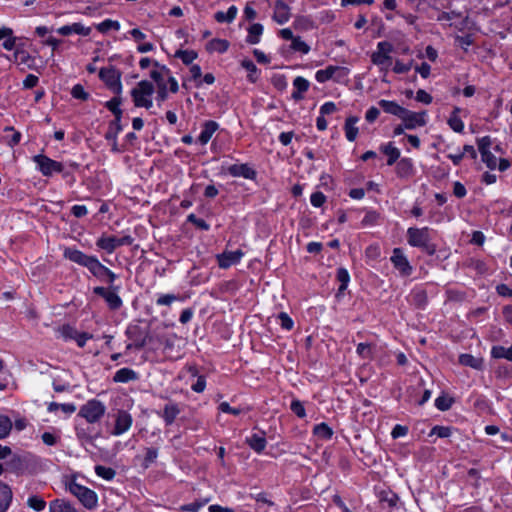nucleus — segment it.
<instances>
[{"instance_id":"nucleus-1","label":"nucleus","mask_w":512,"mask_h":512,"mask_svg":"<svg viewBox=\"0 0 512 512\" xmlns=\"http://www.w3.org/2000/svg\"><path fill=\"white\" fill-rule=\"evenodd\" d=\"M407 243L428 254L435 252V246L432 244L431 229L428 227H409L406 232Z\"/></svg>"},{"instance_id":"nucleus-2","label":"nucleus","mask_w":512,"mask_h":512,"mask_svg":"<svg viewBox=\"0 0 512 512\" xmlns=\"http://www.w3.org/2000/svg\"><path fill=\"white\" fill-rule=\"evenodd\" d=\"M154 86L147 80H142L131 90V97L136 107L149 109L153 106Z\"/></svg>"},{"instance_id":"nucleus-3","label":"nucleus","mask_w":512,"mask_h":512,"mask_svg":"<svg viewBox=\"0 0 512 512\" xmlns=\"http://www.w3.org/2000/svg\"><path fill=\"white\" fill-rule=\"evenodd\" d=\"M392 51L393 45L390 42H379L377 44L376 50L371 55V60L373 64L380 67L381 70L387 71L392 64Z\"/></svg>"},{"instance_id":"nucleus-4","label":"nucleus","mask_w":512,"mask_h":512,"mask_svg":"<svg viewBox=\"0 0 512 512\" xmlns=\"http://www.w3.org/2000/svg\"><path fill=\"white\" fill-rule=\"evenodd\" d=\"M106 412V406L97 399H91L81 406L79 415L88 423L98 422Z\"/></svg>"},{"instance_id":"nucleus-5","label":"nucleus","mask_w":512,"mask_h":512,"mask_svg":"<svg viewBox=\"0 0 512 512\" xmlns=\"http://www.w3.org/2000/svg\"><path fill=\"white\" fill-rule=\"evenodd\" d=\"M99 78L114 94L122 93L121 72L113 66L103 67L99 71Z\"/></svg>"},{"instance_id":"nucleus-6","label":"nucleus","mask_w":512,"mask_h":512,"mask_svg":"<svg viewBox=\"0 0 512 512\" xmlns=\"http://www.w3.org/2000/svg\"><path fill=\"white\" fill-rule=\"evenodd\" d=\"M67 488L69 492L76 496L86 508L92 509L97 505V495L91 489L82 486L75 481L69 482Z\"/></svg>"},{"instance_id":"nucleus-7","label":"nucleus","mask_w":512,"mask_h":512,"mask_svg":"<svg viewBox=\"0 0 512 512\" xmlns=\"http://www.w3.org/2000/svg\"><path fill=\"white\" fill-rule=\"evenodd\" d=\"M150 77L155 81L157 87L166 85L167 82L170 84V92L176 93L179 89L177 80L172 77L169 70L165 66H159L155 63V69L150 72Z\"/></svg>"},{"instance_id":"nucleus-8","label":"nucleus","mask_w":512,"mask_h":512,"mask_svg":"<svg viewBox=\"0 0 512 512\" xmlns=\"http://www.w3.org/2000/svg\"><path fill=\"white\" fill-rule=\"evenodd\" d=\"M401 121L407 130H414L426 126L428 123V113L426 111L415 112L406 109Z\"/></svg>"},{"instance_id":"nucleus-9","label":"nucleus","mask_w":512,"mask_h":512,"mask_svg":"<svg viewBox=\"0 0 512 512\" xmlns=\"http://www.w3.org/2000/svg\"><path fill=\"white\" fill-rule=\"evenodd\" d=\"M33 161L44 176H51L54 173H60L63 170L62 163L42 154L34 156Z\"/></svg>"},{"instance_id":"nucleus-10","label":"nucleus","mask_w":512,"mask_h":512,"mask_svg":"<svg viewBox=\"0 0 512 512\" xmlns=\"http://www.w3.org/2000/svg\"><path fill=\"white\" fill-rule=\"evenodd\" d=\"M114 420L115 423L111 432L113 436L123 435L131 428L133 424L132 415L128 411L122 409L116 411Z\"/></svg>"},{"instance_id":"nucleus-11","label":"nucleus","mask_w":512,"mask_h":512,"mask_svg":"<svg viewBox=\"0 0 512 512\" xmlns=\"http://www.w3.org/2000/svg\"><path fill=\"white\" fill-rule=\"evenodd\" d=\"M131 243L132 238L130 236H102L97 240L96 245L107 253H113L116 248L123 245H130Z\"/></svg>"},{"instance_id":"nucleus-12","label":"nucleus","mask_w":512,"mask_h":512,"mask_svg":"<svg viewBox=\"0 0 512 512\" xmlns=\"http://www.w3.org/2000/svg\"><path fill=\"white\" fill-rule=\"evenodd\" d=\"M244 253L238 249L235 251H224L221 254L216 255L218 266L222 269H228L229 267L238 264L243 258Z\"/></svg>"},{"instance_id":"nucleus-13","label":"nucleus","mask_w":512,"mask_h":512,"mask_svg":"<svg viewBox=\"0 0 512 512\" xmlns=\"http://www.w3.org/2000/svg\"><path fill=\"white\" fill-rule=\"evenodd\" d=\"M349 74L348 68L344 66H328L322 70V82L333 80L335 82H345Z\"/></svg>"},{"instance_id":"nucleus-14","label":"nucleus","mask_w":512,"mask_h":512,"mask_svg":"<svg viewBox=\"0 0 512 512\" xmlns=\"http://www.w3.org/2000/svg\"><path fill=\"white\" fill-rule=\"evenodd\" d=\"M391 262L402 275L408 276L411 274L412 266L400 248H395L393 250Z\"/></svg>"},{"instance_id":"nucleus-15","label":"nucleus","mask_w":512,"mask_h":512,"mask_svg":"<svg viewBox=\"0 0 512 512\" xmlns=\"http://www.w3.org/2000/svg\"><path fill=\"white\" fill-rule=\"evenodd\" d=\"M63 256L65 259H67L71 262H74L83 267H86L90 258L92 257L90 255H86L85 253H83L82 251H80L78 249L71 248V247H67L64 249Z\"/></svg>"},{"instance_id":"nucleus-16","label":"nucleus","mask_w":512,"mask_h":512,"mask_svg":"<svg viewBox=\"0 0 512 512\" xmlns=\"http://www.w3.org/2000/svg\"><path fill=\"white\" fill-rule=\"evenodd\" d=\"M57 33L62 36H68L71 34H78L88 36L91 33V28L86 27L83 24L77 22L70 25H64L57 29Z\"/></svg>"},{"instance_id":"nucleus-17","label":"nucleus","mask_w":512,"mask_h":512,"mask_svg":"<svg viewBox=\"0 0 512 512\" xmlns=\"http://www.w3.org/2000/svg\"><path fill=\"white\" fill-rule=\"evenodd\" d=\"M359 122V117L357 116H349L345 120L344 124V132L345 137L349 142H353L356 140L359 129L357 127V123Z\"/></svg>"},{"instance_id":"nucleus-18","label":"nucleus","mask_w":512,"mask_h":512,"mask_svg":"<svg viewBox=\"0 0 512 512\" xmlns=\"http://www.w3.org/2000/svg\"><path fill=\"white\" fill-rule=\"evenodd\" d=\"M228 173L234 177H243L246 179H253L255 171L247 164H234L228 168Z\"/></svg>"},{"instance_id":"nucleus-19","label":"nucleus","mask_w":512,"mask_h":512,"mask_svg":"<svg viewBox=\"0 0 512 512\" xmlns=\"http://www.w3.org/2000/svg\"><path fill=\"white\" fill-rule=\"evenodd\" d=\"M461 112L462 109L460 107H454L447 120L449 127L456 133H462L465 128L464 122L460 117Z\"/></svg>"},{"instance_id":"nucleus-20","label":"nucleus","mask_w":512,"mask_h":512,"mask_svg":"<svg viewBox=\"0 0 512 512\" xmlns=\"http://www.w3.org/2000/svg\"><path fill=\"white\" fill-rule=\"evenodd\" d=\"M274 20L279 24L286 23L290 18L289 7L283 1H277L274 7Z\"/></svg>"},{"instance_id":"nucleus-21","label":"nucleus","mask_w":512,"mask_h":512,"mask_svg":"<svg viewBox=\"0 0 512 512\" xmlns=\"http://www.w3.org/2000/svg\"><path fill=\"white\" fill-rule=\"evenodd\" d=\"M380 107L384 110V112L397 116L399 119L402 118L406 108L400 106L395 101H389V100H380L379 101Z\"/></svg>"},{"instance_id":"nucleus-22","label":"nucleus","mask_w":512,"mask_h":512,"mask_svg":"<svg viewBox=\"0 0 512 512\" xmlns=\"http://www.w3.org/2000/svg\"><path fill=\"white\" fill-rule=\"evenodd\" d=\"M76 410V407L74 404H71V403H63V404H60V403H56V402H51L49 403L48 405V411L51 412V413H55L57 415H64V416H70L71 414H73Z\"/></svg>"},{"instance_id":"nucleus-23","label":"nucleus","mask_w":512,"mask_h":512,"mask_svg":"<svg viewBox=\"0 0 512 512\" xmlns=\"http://www.w3.org/2000/svg\"><path fill=\"white\" fill-rule=\"evenodd\" d=\"M218 129V124L215 121H207L204 123L203 129L198 137V141L202 145H206L210 139L212 138L213 134Z\"/></svg>"},{"instance_id":"nucleus-24","label":"nucleus","mask_w":512,"mask_h":512,"mask_svg":"<svg viewBox=\"0 0 512 512\" xmlns=\"http://www.w3.org/2000/svg\"><path fill=\"white\" fill-rule=\"evenodd\" d=\"M247 444L255 452L260 453L266 447V439L264 433H255L246 439Z\"/></svg>"},{"instance_id":"nucleus-25","label":"nucleus","mask_w":512,"mask_h":512,"mask_svg":"<svg viewBox=\"0 0 512 512\" xmlns=\"http://www.w3.org/2000/svg\"><path fill=\"white\" fill-rule=\"evenodd\" d=\"M180 409L176 403H168L165 405L162 418L164 419L167 425H171L176 417L179 415Z\"/></svg>"},{"instance_id":"nucleus-26","label":"nucleus","mask_w":512,"mask_h":512,"mask_svg":"<svg viewBox=\"0 0 512 512\" xmlns=\"http://www.w3.org/2000/svg\"><path fill=\"white\" fill-rule=\"evenodd\" d=\"M294 91L292 93V98L295 100L302 99L303 93L307 91L309 87V82L303 77H296L293 81Z\"/></svg>"},{"instance_id":"nucleus-27","label":"nucleus","mask_w":512,"mask_h":512,"mask_svg":"<svg viewBox=\"0 0 512 512\" xmlns=\"http://www.w3.org/2000/svg\"><path fill=\"white\" fill-rule=\"evenodd\" d=\"M380 149L385 155H387V164L389 166L393 165L396 162V160L400 157V150L397 147H395L391 142L383 144L380 147Z\"/></svg>"},{"instance_id":"nucleus-28","label":"nucleus","mask_w":512,"mask_h":512,"mask_svg":"<svg viewBox=\"0 0 512 512\" xmlns=\"http://www.w3.org/2000/svg\"><path fill=\"white\" fill-rule=\"evenodd\" d=\"M12 499V492L9 486L0 483V512H5Z\"/></svg>"},{"instance_id":"nucleus-29","label":"nucleus","mask_w":512,"mask_h":512,"mask_svg":"<svg viewBox=\"0 0 512 512\" xmlns=\"http://www.w3.org/2000/svg\"><path fill=\"white\" fill-rule=\"evenodd\" d=\"M414 170L413 162L409 158H402L396 166L397 174L400 177H408L412 175Z\"/></svg>"},{"instance_id":"nucleus-30","label":"nucleus","mask_w":512,"mask_h":512,"mask_svg":"<svg viewBox=\"0 0 512 512\" xmlns=\"http://www.w3.org/2000/svg\"><path fill=\"white\" fill-rule=\"evenodd\" d=\"M86 268L97 278L102 279L103 273L106 271V267L96 258L92 256L86 265Z\"/></svg>"},{"instance_id":"nucleus-31","label":"nucleus","mask_w":512,"mask_h":512,"mask_svg":"<svg viewBox=\"0 0 512 512\" xmlns=\"http://www.w3.org/2000/svg\"><path fill=\"white\" fill-rule=\"evenodd\" d=\"M135 379H137L136 372L129 368L119 369L113 377V380L117 383H126Z\"/></svg>"},{"instance_id":"nucleus-32","label":"nucleus","mask_w":512,"mask_h":512,"mask_svg":"<svg viewBox=\"0 0 512 512\" xmlns=\"http://www.w3.org/2000/svg\"><path fill=\"white\" fill-rule=\"evenodd\" d=\"M49 512H77L68 502L62 499H56L49 504Z\"/></svg>"},{"instance_id":"nucleus-33","label":"nucleus","mask_w":512,"mask_h":512,"mask_svg":"<svg viewBox=\"0 0 512 512\" xmlns=\"http://www.w3.org/2000/svg\"><path fill=\"white\" fill-rule=\"evenodd\" d=\"M238 13V9L236 6H231L226 12L218 11L215 13V20L219 23H230L232 22Z\"/></svg>"},{"instance_id":"nucleus-34","label":"nucleus","mask_w":512,"mask_h":512,"mask_svg":"<svg viewBox=\"0 0 512 512\" xmlns=\"http://www.w3.org/2000/svg\"><path fill=\"white\" fill-rule=\"evenodd\" d=\"M4 133V141L10 147L16 146L21 140V133L11 126L5 127Z\"/></svg>"},{"instance_id":"nucleus-35","label":"nucleus","mask_w":512,"mask_h":512,"mask_svg":"<svg viewBox=\"0 0 512 512\" xmlns=\"http://www.w3.org/2000/svg\"><path fill=\"white\" fill-rule=\"evenodd\" d=\"M336 280L339 284L338 287V296L343 293L346 288L348 287V284L350 282V275L348 271L345 268H338L336 273Z\"/></svg>"},{"instance_id":"nucleus-36","label":"nucleus","mask_w":512,"mask_h":512,"mask_svg":"<svg viewBox=\"0 0 512 512\" xmlns=\"http://www.w3.org/2000/svg\"><path fill=\"white\" fill-rule=\"evenodd\" d=\"M229 43L224 39H212L207 43V50L209 52L224 53L227 51Z\"/></svg>"},{"instance_id":"nucleus-37","label":"nucleus","mask_w":512,"mask_h":512,"mask_svg":"<svg viewBox=\"0 0 512 512\" xmlns=\"http://www.w3.org/2000/svg\"><path fill=\"white\" fill-rule=\"evenodd\" d=\"M263 33V26L259 23L252 24L248 29L247 42L257 44Z\"/></svg>"},{"instance_id":"nucleus-38","label":"nucleus","mask_w":512,"mask_h":512,"mask_svg":"<svg viewBox=\"0 0 512 512\" xmlns=\"http://www.w3.org/2000/svg\"><path fill=\"white\" fill-rule=\"evenodd\" d=\"M491 355L496 359H507L512 361V346L504 347V346H493L491 349Z\"/></svg>"},{"instance_id":"nucleus-39","label":"nucleus","mask_w":512,"mask_h":512,"mask_svg":"<svg viewBox=\"0 0 512 512\" xmlns=\"http://www.w3.org/2000/svg\"><path fill=\"white\" fill-rule=\"evenodd\" d=\"M459 362L460 364L464 366H469L474 369H479L482 366V361L479 358H476L470 354H461L459 356Z\"/></svg>"},{"instance_id":"nucleus-40","label":"nucleus","mask_w":512,"mask_h":512,"mask_svg":"<svg viewBox=\"0 0 512 512\" xmlns=\"http://www.w3.org/2000/svg\"><path fill=\"white\" fill-rule=\"evenodd\" d=\"M96 29L101 33H107L110 30L118 31L120 29V23L116 20L106 19L96 25Z\"/></svg>"},{"instance_id":"nucleus-41","label":"nucleus","mask_w":512,"mask_h":512,"mask_svg":"<svg viewBox=\"0 0 512 512\" xmlns=\"http://www.w3.org/2000/svg\"><path fill=\"white\" fill-rule=\"evenodd\" d=\"M241 65L248 72L249 80L251 82H256L259 76V72L253 61L245 59L241 62Z\"/></svg>"},{"instance_id":"nucleus-42","label":"nucleus","mask_w":512,"mask_h":512,"mask_svg":"<svg viewBox=\"0 0 512 512\" xmlns=\"http://www.w3.org/2000/svg\"><path fill=\"white\" fill-rule=\"evenodd\" d=\"M197 56L198 54L193 50H178L175 53V57L181 59L186 65L192 64Z\"/></svg>"},{"instance_id":"nucleus-43","label":"nucleus","mask_w":512,"mask_h":512,"mask_svg":"<svg viewBox=\"0 0 512 512\" xmlns=\"http://www.w3.org/2000/svg\"><path fill=\"white\" fill-rule=\"evenodd\" d=\"M12 420L6 415H0V439L6 438L12 429Z\"/></svg>"},{"instance_id":"nucleus-44","label":"nucleus","mask_w":512,"mask_h":512,"mask_svg":"<svg viewBox=\"0 0 512 512\" xmlns=\"http://www.w3.org/2000/svg\"><path fill=\"white\" fill-rule=\"evenodd\" d=\"M104 299L107 302L108 306L113 310L120 308L122 305L121 298L117 293L113 291L109 290V292L105 295Z\"/></svg>"},{"instance_id":"nucleus-45","label":"nucleus","mask_w":512,"mask_h":512,"mask_svg":"<svg viewBox=\"0 0 512 512\" xmlns=\"http://www.w3.org/2000/svg\"><path fill=\"white\" fill-rule=\"evenodd\" d=\"M95 473L97 474V476L107 481H110L115 477V471L112 468L102 465H98L95 467Z\"/></svg>"},{"instance_id":"nucleus-46","label":"nucleus","mask_w":512,"mask_h":512,"mask_svg":"<svg viewBox=\"0 0 512 512\" xmlns=\"http://www.w3.org/2000/svg\"><path fill=\"white\" fill-rule=\"evenodd\" d=\"M118 96L119 95L106 102V107L117 117V119L120 118L122 113L120 110L121 99Z\"/></svg>"},{"instance_id":"nucleus-47","label":"nucleus","mask_w":512,"mask_h":512,"mask_svg":"<svg viewBox=\"0 0 512 512\" xmlns=\"http://www.w3.org/2000/svg\"><path fill=\"white\" fill-rule=\"evenodd\" d=\"M181 298L174 294H161L157 300L156 304L158 306H170L175 301H180Z\"/></svg>"},{"instance_id":"nucleus-48","label":"nucleus","mask_w":512,"mask_h":512,"mask_svg":"<svg viewBox=\"0 0 512 512\" xmlns=\"http://www.w3.org/2000/svg\"><path fill=\"white\" fill-rule=\"evenodd\" d=\"M291 49L301 54H307L310 50L309 46L300 37L293 39Z\"/></svg>"},{"instance_id":"nucleus-49","label":"nucleus","mask_w":512,"mask_h":512,"mask_svg":"<svg viewBox=\"0 0 512 512\" xmlns=\"http://www.w3.org/2000/svg\"><path fill=\"white\" fill-rule=\"evenodd\" d=\"M27 504L30 508L36 510V511H42L44 510L46 506V502L44 499H42L39 496H31L27 500Z\"/></svg>"},{"instance_id":"nucleus-50","label":"nucleus","mask_w":512,"mask_h":512,"mask_svg":"<svg viewBox=\"0 0 512 512\" xmlns=\"http://www.w3.org/2000/svg\"><path fill=\"white\" fill-rule=\"evenodd\" d=\"M189 73H190L191 79L195 82L196 86H200L202 84L201 67L197 64H193L189 68Z\"/></svg>"},{"instance_id":"nucleus-51","label":"nucleus","mask_w":512,"mask_h":512,"mask_svg":"<svg viewBox=\"0 0 512 512\" xmlns=\"http://www.w3.org/2000/svg\"><path fill=\"white\" fill-rule=\"evenodd\" d=\"M453 400L447 396H439L435 399V406L441 410L446 411L451 408Z\"/></svg>"},{"instance_id":"nucleus-52","label":"nucleus","mask_w":512,"mask_h":512,"mask_svg":"<svg viewBox=\"0 0 512 512\" xmlns=\"http://www.w3.org/2000/svg\"><path fill=\"white\" fill-rule=\"evenodd\" d=\"M480 155H481L482 161L486 164V166L489 169L493 170L497 167L498 159L491 151L482 153Z\"/></svg>"},{"instance_id":"nucleus-53","label":"nucleus","mask_w":512,"mask_h":512,"mask_svg":"<svg viewBox=\"0 0 512 512\" xmlns=\"http://www.w3.org/2000/svg\"><path fill=\"white\" fill-rule=\"evenodd\" d=\"M431 435H437L440 438H448L452 435V428L447 426H434L431 430Z\"/></svg>"},{"instance_id":"nucleus-54","label":"nucleus","mask_w":512,"mask_h":512,"mask_svg":"<svg viewBox=\"0 0 512 512\" xmlns=\"http://www.w3.org/2000/svg\"><path fill=\"white\" fill-rule=\"evenodd\" d=\"M71 95L75 99H79V100H83V101L87 100L89 97V94L85 91L84 87L80 84H76L72 87Z\"/></svg>"},{"instance_id":"nucleus-55","label":"nucleus","mask_w":512,"mask_h":512,"mask_svg":"<svg viewBox=\"0 0 512 512\" xmlns=\"http://www.w3.org/2000/svg\"><path fill=\"white\" fill-rule=\"evenodd\" d=\"M279 325L285 329V330H291L293 328L294 322L293 320L288 316L287 313H280L277 317Z\"/></svg>"},{"instance_id":"nucleus-56","label":"nucleus","mask_w":512,"mask_h":512,"mask_svg":"<svg viewBox=\"0 0 512 512\" xmlns=\"http://www.w3.org/2000/svg\"><path fill=\"white\" fill-rule=\"evenodd\" d=\"M478 150L480 154L490 151L492 139L489 136L481 137L477 140Z\"/></svg>"},{"instance_id":"nucleus-57","label":"nucleus","mask_w":512,"mask_h":512,"mask_svg":"<svg viewBox=\"0 0 512 512\" xmlns=\"http://www.w3.org/2000/svg\"><path fill=\"white\" fill-rule=\"evenodd\" d=\"M218 409H219V411H221L223 413H229V414H233L235 416H238L243 412L242 408H233L229 405L228 402L220 403L218 406Z\"/></svg>"},{"instance_id":"nucleus-58","label":"nucleus","mask_w":512,"mask_h":512,"mask_svg":"<svg viewBox=\"0 0 512 512\" xmlns=\"http://www.w3.org/2000/svg\"><path fill=\"white\" fill-rule=\"evenodd\" d=\"M356 351L362 358L368 359L372 355V347L367 343L358 344Z\"/></svg>"},{"instance_id":"nucleus-59","label":"nucleus","mask_w":512,"mask_h":512,"mask_svg":"<svg viewBox=\"0 0 512 512\" xmlns=\"http://www.w3.org/2000/svg\"><path fill=\"white\" fill-rule=\"evenodd\" d=\"M412 63H404L401 60H396L393 71L397 74L407 73L410 71Z\"/></svg>"},{"instance_id":"nucleus-60","label":"nucleus","mask_w":512,"mask_h":512,"mask_svg":"<svg viewBox=\"0 0 512 512\" xmlns=\"http://www.w3.org/2000/svg\"><path fill=\"white\" fill-rule=\"evenodd\" d=\"M415 99L418 102H421V103L426 104V105H429L430 103H432V100H433L432 96L428 92L423 90V89H419L416 92Z\"/></svg>"},{"instance_id":"nucleus-61","label":"nucleus","mask_w":512,"mask_h":512,"mask_svg":"<svg viewBox=\"0 0 512 512\" xmlns=\"http://www.w3.org/2000/svg\"><path fill=\"white\" fill-rule=\"evenodd\" d=\"M158 456V451L155 448H147L146 454L144 458V466L148 467L150 464H152Z\"/></svg>"},{"instance_id":"nucleus-62","label":"nucleus","mask_w":512,"mask_h":512,"mask_svg":"<svg viewBox=\"0 0 512 512\" xmlns=\"http://www.w3.org/2000/svg\"><path fill=\"white\" fill-rule=\"evenodd\" d=\"M206 502L207 501L185 504L180 507V510L183 512H198L205 505Z\"/></svg>"},{"instance_id":"nucleus-63","label":"nucleus","mask_w":512,"mask_h":512,"mask_svg":"<svg viewBox=\"0 0 512 512\" xmlns=\"http://www.w3.org/2000/svg\"><path fill=\"white\" fill-rule=\"evenodd\" d=\"M13 59L19 64H26L29 60V55L26 51L17 49L13 54Z\"/></svg>"},{"instance_id":"nucleus-64","label":"nucleus","mask_w":512,"mask_h":512,"mask_svg":"<svg viewBox=\"0 0 512 512\" xmlns=\"http://www.w3.org/2000/svg\"><path fill=\"white\" fill-rule=\"evenodd\" d=\"M60 332H61V335H62V337L64 339H66V340H74L75 336H76V333H77V330H75L71 326H63L61 328Z\"/></svg>"}]
</instances>
